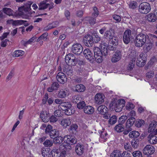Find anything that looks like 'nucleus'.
<instances>
[{
	"label": "nucleus",
	"mask_w": 157,
	"mask_h": 157,
	"mask_svg": "<svg viewBox=\"0 0 157 157\" xmlns=\"http://www.w3.org/2000/svg\"><path fill=\"white\" fill-rule=\"evenodd\" d=\"M78 128V126L76 124H73L71 126L69 129L71 131L73 132H74V131H76Z\"/></svg>",
	"instance_id": "obj_62"
},
{
	"label": "nucleus",
	"mask_w": 157,
	"mask_h": 157,
	"mask_svg": "<svg viewBox=\"0 0 157 157\" xmlns=\"http://www.w3.org/2000/svg\"><path fill=\"white\" fill-rule=\"evenodd\" d=\"M135 121L136 119L133 117L130 118L127 120L126 123L125 125L126 128H130L135 123Z\"/></svg>",
	"instance_id": "obj_23"
},
{
	"label": "nucleus",
	"mask_w": 157,
	"mask_h": 157,
	"mask_svg": "<svg viewBox=\"0 0 157 157\" xmlns=\"http://www.w3.org/2000/svg\"><path fill=\"white\" fill-rule=\"evenodd\" d=\"M104 96L100 93L98 94L95 96V100L97 104H101L104 101Z\"/></svg>",
	"instance_id": "obj_17"
},
{
	"label": "nucleus",
	"mask_w": 157,
	"mask_h": 157,
	"mask_svg": "<svg viewBox=\"0 0 157 157\" xmlns=\"http://www.w3.org/2000/svg\"><path fill=\"white\" fill-rule=\"evenodd\" d=\"M59 106L62 110L64 111L67 108H71V105L69 102H63L61 105H59Z\"/></svg>",
	"instance_id": "obj_28"
},
{
	"label": "nucleus",
	"mask_w": 157,
	"mask_h": 157,
	"mask_svg": "<svg viewBox=\"0 0 157 157\" xmlns=\"http://www.w3.org/2000/svg\"><path fill=\"white\" fill-rule=\"evenodd\" d=\"M71 123V121L69 118L62 119L61 122V124L64 128H66L67 126L70 125Z\"/></svg>",
	"instance_id": "obj_26"
},
{
	"label": "nucleus",
	"mask_w": 157,
	"mask_h": 157,
	"mask_svg": "<svg viewBox=\"0 0 157 157\" xmlns=\"http://www.w3.org/2000/svg\"><path fill=\"white\" fill-rule=\"evenodd\" d=\"M53 138V142L56 144H60L63 140V138L60 136H57Z\"/></svg>",
	"instance_id": "obj_36"
},
{
	"label": "nucleus",
	"mask_w": 157,
	"mask_h": 157,
	"mask_svg": "<svg viewBox=\"0 0 157 157\" xmlns=\"http://www.w3.org/2000/svg\"><path fill=\"white\" fill-rule=\"evenodd\" d=\"M110 105L111 106H114V108L115 110V111L117 112H119L122 110V108L124 107L123 106V105H119L117 103L115 104L114 103H111Z\"/></svg>",
	"instance_id": "obj_25"
},
{
	"label": "nucleus",
	"mask_w": 157,
	"mask_h": 157,
	"mask_svg": "<svg viewBox=\"0 0 157 157\" xmlns=\"http://www.w3.org/2000/svg\"><path fill=\"white\" fill-rule=\"evenodd\" d=\"M146 54L142 52L140 54L139 56L137 57L135 56L134 57L137 59L136 61V64L139 67H142L145 64L146 61Z\"/></svg>",
	"instance_id": "obj_5"
},
{
	"label": "nucleus",
	"mask_w": 157,
	"mask_h": 157,
	"mask_svg": "<svg viewBox=\"0 0 157 157\" xmlns=\"http://www.w3.org/2000/svg\"><path fill=\"white\" fill-rule=\"evenodd\" d=\"M9 21L13 22V24L15 25L23 24L26 27L29 25V24L26 21L22 20H17L14 21L13 20H8L7 21L8 22Z\"/></svg>",
	"instance_id": "obj_16"
},
{
	"label": "nucleus",
	"mask_w": 157,
	"mask_h": 157,
	"mask_svg": "<svg viewBox=\"0 0 157 157\" xmlns=\"http://www.w3.org/2000/svg\"><path fill=\"white\" fill-rule=\"evenodd\" d=\"M64 111L65 114L67 115H71L74 113V110L71 108H67Z\"/></svg>",
	"instance_id": "obj_44"
},
{
	"label": "nucleus",
	"mask_w": 157,
	"mask_h": 157,
	"mask_svg": "<svg viewBox=\"0 0 157 157\" xmlns=\"http://www.w3.org/2000/svg\"><path fill=\"white\" fill-rule=\"evenodd\" d=\"M42 155L44 157H50L51 152L48 150H43L41 151Z\"/></svg>",
	"instance_id": "obj_42"
},
{
	"label": "nucleus",
	"mask_w": 157,
	"mask_h": 157,
	"mask_svg": "<svg viewBox=\"0 0 157 157\" xmlns=\"http://www.w3.org/2000/svg\"><path fill=\"white\" fill-rule=\"evenodd\" d=\"M84 146L80 143H78L76 144L75 150L78 155H81L83 154L84 152Z\"/></svg>",
	"instance_id": "obj_14"
},
{
	"label": "nucleus",
	"mask_w": 157,
	"mask_h": 157,
	"mask_svg": "<svg viewBox=\"0 0 157 157\" xmlns=\"http://www.w3.org/2000/svg\"><path fill=\"white\" fill-rule=\"evenodd\" d=\"M84 112L88 114H92L94 112V109L92 106L87 105L85 106L84 108Z\"/></svg>",
	"instance_id": "obj_22"
},
{
	"label": "nucleus",
	"mask_w": 157,
	"mask_h": 157,
	"mask_svg": "<svg viewBox=\"0 0 157 157\" xmlns=\"http://www.w3.org/2000/svg\"><path fill=\"white\" fill-rule=\"evenodd\" d=\"M2 10L4 13L10 16H17L18 15H21L23 14L21 13H15L13 14L14 11L12 10L10 8L6 7L3 8Z\"/></svg>",
	"instance_id": "obj_13"
},
{
	"label": "nucleus",
	"mask_w": 157,
	"mask_h": 157,
	"mask_svg": "<svg viewBox=\"0 0 157 157\" xmlns=\"http://www.w3.org/2000/svg\"><path fill=\"white\" fill-rule=\"evenodd\" d=\"M113 17L116 21V22H119L121 21V17L118 15H113Z\"/></svg>",
	"instance_id": "obj_58"
},
{
	"label": "nucleus",
	"mask_w": 157,
	"mask_h": 157,
	"mask_svg": "<svg viewBox=\"0 0 157 157\" xmlns=\"http://www.w3.org/2000/svg\"><path fill=\"white\" fill-rule=\"evenodd\" d=\"M56 78L57 81L61 84H64L67 81V78L64 73L62 72H59L58 73Z\"/></svg>",
	"instance_id": "obj_10"
},
{
	"label": "nucleus",
	"mask_w": 157,
	"mask_h": 157,
	"mask_svg": "<svg viewBox=\"0 0 157 157\" xmlns=\"http://www.w3.org/2000/svg\"><path fill=\"white\" fill-rule=\"evenodd\" d=\"M132 37L131 35V31L130 29H128L124 32L123 36V40L124 43L128 44Z\"/></svg>",
	"instance_id": "obj_8"
},
{
	"label": "nucleus",
	"mask_w": 157,
	"mask_h": 157,
	"mask_svg": "<svg viewBox=\"0 0 157 157\" xmlns=\"http://www.w3.org/2000/svg\"><path fill=\"white\" fill-rule=\"evenodd\" d=\"M157 122L154 121L151 122L150 124L149 127L148 128V132H151L154 131L156 128V126L157 125Z\"/></svg>",
	"instance_id": "obj_31"
},
{
	"label": "nucleus",
	"mask_w": 157,
	"mask_h": 157,
	"mask_svg": "<svg viewBox=\"0 0 157 157\" xmlns=\"http://www.w3.org/2000/svg\"><path fill=\"white\" fill-rule=\"evenodd\" d=\"M48 135L51 138H53L59 135V132L55 129H52Z\"/></svg>",
	"instance_id": "obj_40"
},
{
	"label": "nucleus",
	"mask_w": 157,
	"mask_h": 157,
	"mask_svg": "<svg viewBox=\"0 0 157 157\" xmlns=\"http://www.w3.org/2000/svg\"><path fill=\"white\" fill-rule=\"evenodd\" d=\"M151 10V7L149 3L143 2L140 3L138 6V12L141 14H147Z\"/></svg>",
	"instance_id": "obj_3"
},
{
	"label": "nucleus",
	"mask_w": 157,
	"mask_h": 157,
	"mask_svg": "<svg viewBox=\"0 0 157 157\" xmlns=\"http://www.w3.org/2000/svg\"><path fill=\"white\" fill-rule=\"evenodd\" d=\"M83 42L85 45L90 47L93 44V37L92 35L87 34L83 38Z\"/></svg>",
	"instance_id": "obj_9"
},
{
	"label": "nucleus",
	"mask_w": 157,
	"mask_h": 157,
	"mask_svg": "<svg viewBox=\"0 0 157 157\" xmlns=\"http://www.w3.org/2000/svg\"><path fill=\"white\" fill-rule=\"evenodd\" d=\"M151 39L153 40L152 42L153 43H155V45L157 46V36L154 35H151Z\"/></svg>",
	"instance_id": "obj_63"
},
{
	"label": "nucleus",
	"mask_w": 157,
	"mask_h": 157,
	"mask_svg": "<svg viewBox=\"0 0 157 157\" xmlns=\"http://www.w3.org/2000/svg\"><path fill=\"white\" fill-rule=\"evenodd\" d=\"M128 117L126 116L123 115L121 116L120 118L118 121L119 123L122 125L124 124L127 119Z\"/></svg>",
	"instance_id": "obj_43"
},
{
	"label": "nucleus",
	"mask_w": 157,
	"mask_h": 157,
	"mask_svg": "<svg viewBox=\"0 0 157 157\" xmlns=\"http://www.w3.org/2000/svg\"><path fill=\"white\" fill-rule=\"evenodd\" d=\"M33 3V2H28L26 5H25V10L27 12H29L31 10V6Z\"/></svg>",
	"instance_id": "obj_46"
},
{
	"label": "nucleus",
	"mask_w": 157,
	"mask_h": 157,
	"mask_svg": "<svg viewBox=\"0 0 157 157\" xmlns=\"http://www.w3.org/2000/svg\"><path fill=\"white\" fill-rule=\"evenodd\" d=\"M114 130L118 132H121L124 130V126L119 123L115 126Z\"/></svg>",
	"instance_id": "obj_34"
},
{
	"label": "nucleus",
	"mask_w": 157,
	"mask_h": 157,
	"mask_svg": "<svg viewBox=\"0 0 157 157\" xmlns=\"http://www.w3.org/2000/svg\"><path fill=\"white\" fill-rule=\"evenodd\" d=\"M72 101L73 103H77L79 101H80L81 99L80 97L79 96L77 95H75L73 97Z\"/></svg>",
	"instance_id": "obj_55"
},
{
	"label": "nucleus",
	"mask_w": 157,
	"mask_h": 157,
	"mask_svg": "<svg viewBox=\"0 0 157 157\" xmlns=\"http://www.w3.org/2000/svg\"><path fill=\"white\" fill-rule=\"evenodd\" d=\"M94 55L91 51L88 48L86 49L83 52L86 58L90 61L93 62L95 60L99 63L103 60V56H106L108 54V50L107 48H104V51L102 52L98 47H94Z\"/></svg>",
	"instance_id": "obj_1"
},
{
	"label": "nucleus",
	"mask_w": 157,
	"mask_h": 157,
	"mask_svg": "<svg viewBox=\"0 0 157 157\" xmlns=\"http://www.w3.org/2000/svg\"><path fill=\"white\" fill-rule=\"evenodd\" d=\"M98 111L99 113L101 114H104L108 112V108L104 105H101L98 108Z\"/></svg>",
	"instance_id": "obj_27"
},
{
	"label": "nucleus",
	"mask_w": 157,
	"mask_h": 157,
	"mask_svg": "<svg viewBox=\"0 0 157 157\" xmlns=\"http://www.w3.org/2000/svg\"><path fill=\"white\" fill-rule=\"evenodd\" d=\"M139 136V133L136 131L131 132L129 134V137L131 138H134V139H136Z\"/></svg>",
	"instance_id": "obj_29"
},
{
	"label": "nucleus",
	"mask_w": 157,
	"mask_h": 157,
	"mask_svg": "<svg viewBox=\"0 0 157 157\" xmlns=\"http://www.w3.org/2000/svg\"><path fill=\"white\" fill-rule=\"evenodd\" d=\"M63 140L67 145H72L77 142V139L74 136L70 135L65 136L63 138Z\"/></svg>",
	"instance_id": "obj_7"
},
{
	"label": "nucleus",
	"mask_w": 157,
	"mask_h": 157,
	"mask_svg": "<svg viewBox=\"0 0 157 157\" xmlns=\"http://www.w3.org/2000/svg\"><path fill=\"white\" fill-rule=\"evenodd\" d=\"M155 151L154 147L150 145H146L143 150L144 154L147 155L153 154Z\"/></svg>",
	"instance_id": "obj_11"
},
{
	"label": "nucleus",
	"mask_w": 157,
	"mask_h": 157,
	"mask_svg": "<svg viewBox=\"0 0 157 157\" xmlns=\"http://www.w3.org/2000/svg\"><path fill=\"white\" fill-rule=\"evenodd\" d=\"M134 139L131 142V144L133 147L134 148H137L139 146V142L138 139Z\"/></svg>",
	"instance_id": "obj_41"
},
{
	"label": "nucleus",
	"mask_w": 157,
	"mask_h": 157,
	"mask_svg": "<svg viewBox=\"0 0 157 157\" xmlns=\"http://www.w3.org/2000/svg\"><path fill=\"white\" fill-rule=\"evenodd\" d=\"M117 121V117L116 115H113L110 117L108 121L109 124L112 125L116 123Z\"/></svg>",
	"instance_id": "obj_38"
},
{
	"label": "nucleus",
	"mask_w": 157,
	"mask_h": 157,
	"mask_svg": "<svg viewBox=\"0 0 157 157\" xmlns=\"http://www.w3.org/2000/svg\"><path fill=\"white\" fill-rule=\"evenodd\" d=\"M71 50L74 54L79 55H80L82 52L83 48L81 44H79L76 43L72 45Z\"/></svg>",
	"instance_id": "obj_6"
},
{
	"label": "nucleus",
	"mask_w": 157,
	"mask_h": 157,
	"mask_svg": "<svg viewBox=\"0 0 157 157\" xmlns=\"http://www.w3.org/2000/svg\"><path fill=\"white\" fill-rule=\"evenodd\" d=\"M134 107V105L131 102L128 103L126 106V109L129 110H132Z\"/></svg>",
	"instance_id": "obj_57"
},
{
	"label": "nucleus",
	"mask_w": 157,
	"mask_h": 157,
	"mask_svg": "<svg viewBox=\"0 0 157 157\" xmlns=\"http://www.w3.org/2000/svg\"><path fill=\"white\" fill-rule=\"evenodd\" d=\"M144 124V121L142 119H138L136 120L135 123V126L138 128L141 127Z\"/></svg>",
	"instance_id": "obj_39"
},
{
	"label": "nucleus",
	"mask_w": 157,
	"mask_h": 157,
	"mask_svg": "<svg viewBox=\"0 0 157 157\" xmlns=\"http://www.w3.org/2000/svg\"><path fill=\"white\" fill-rule=\"evenodd\" d=\"M146 20L149 22H153L157 20L156 15L155 13H150L147 15L145 17Z\"/></svg>",
	"instance_id": "obj_15"
},
{
	"label": "nucleus",
	"mask_w": 157,
	"mask_h": 157,
	"mask_svg": "<svg viewBox=\"0 0 157 157\" xmlns=\"http://www.w3.org/2000/svg\"><path fill=\"white\" fill-rule=\"evenodd\" d=\"M94 12L92 13V15L95 17H97L99 14V11L98 8L96 7H94Z\"/></svg>",
	"instance_id": "obj_60"
},
{
	"label": "nucleus",
	"mask_w": 157,
	"mask_h": 157,
	"mask_svg": "<svg viewBox=\"0 0 157 157\" xmlns=\"http://www.w3.org/2000/svg\"><path fill=\"white\" fill-rule=\"evenodd\" d=\"M154 76V72L153 71H148L146 74L147 78H153Z\"/></svg>",
	"instance_id": "obj_49"
},
{
	"label": "nucleus",
	"mask_w": 157,
	"mask_h": 157,
	"mask_svg": "<svg viewBox=\"0 0 157 157\" xmlns=\"http://www.w3.org/2000/svg\"><path fill=\"white\" fill-rule=\"evenodd\" d=\"M121 155V157H131V154L126 151L123 152Z\"/></svg>",
	"instance_id": "obj_64"
},
{
	"label": "nucleus",
	"mask_w": 157,
	"mask_h": 157,
	"mask_svg": "<svg viewBox=\"0 0 157 157\" xmlns=\"http://www.w3.org/2000/svg\"><path fill=\"white\" fill-rule=\"evenodd\" d=\"M86 20L88 21L90 24L94 25L95 23L96 19L92 17H86Z\"/></svg>",
	"instance_id": "obj_52"
},
{
	"label": "nucleus",
	"mask_w": 157,
	"mask_h": 157,
	"mask_svg": "<svg viewBox=\"0 0 157 157\" xmlns=\"http://www.w3.org/2000/svg\"><path fill=\"white\" fill-rule=\"evenodd\" d=\"M146 47V49L147 52L149 51L153 46V43L150 41L149 38L148 39L147 42L145 43Z\"/></svg>",
	"instance_id": "obj_32"
},
{
	"label": "nucleus",
	"mask_w": 157,
	"mask_h": 157,
	"mask_svg": "<svg viewBox=\"0 0 157 157\" xmlns=\"http://www.w3.org/2000/svg\"><path fill=\"white\" fill-rule=\"evenodd\" d=\"M149 36L143 33L138 34L134 40L135 45L138 47H142L146 42H147Z\"/></svg>",
	"instance_id": "obj_2"
},
{
	"label": "nucleus",
	"mask_w": 157,
	"mask_h": 157,
	"mask_svg": "<svg viewBox=\"0 0 157 157\" xmlns=\"http://www.w3.org/2000/svg\"><path fill=\"white\" fill-rule=\"evenodd\" d=\"M59 86V85L58 82H54L52 84L51 87L48 88L47 91L49 92H52L54 90H58Z\"/></svg>",
	"instance_id": "obj_20"
},
{
	"label": "nucleus",
	"mask_w": 157,
	"mask_h": 157,
	"mask_svg": "<svg viewBox=\"0 0 157 157\" xmlns=\"http://www.w3.org/2000/svg\"><path fill=\"white\" fill-rule=\"evenodd\" d=\"M64 73L68 76H71L73 75L72 68L69 66L66 65L63 69Z\"/></svg>",
	"instance_id": "obj_21"
},
{
	"label": "nucleus",
	"mask_w": 157,
	"mask_h": 157,
	"mask_svg": "<svg viewBox=\"0 0 157 157\" xmlns=\"http://www.w3.org/2000/svg\"><path fill=\"white\" fill-rule=\"evenodd\" d=\"M67 90L62 89L58 92V96L59 98H64L67 96Z\"/></svg>",
	"instance_id": "obj_30"
},
{
	"label": "nucleus",
	"mask_w": 157,
	"mask_h": 157,
	"mask_svg": "<svg viewBox=\"0 0 157 157\" xmlns=\"http://www.w3.org/2000/svg\"><path fill=\"white\" fill-rule=\"evenodd\" d=\"M136 58H134L129 62L128 67V70L131 71L132 70L135 65Z\"/></svg>",
	"instance_id": "obj_33"
},
{
	"label": "nucleus",
	"mask_w": 157,
	"mask_h": 157,
	"mask_svg": "<svg viewBox=\"0 0 157 157\" xmlns=\"http://www.w3.org/2000/svg\"><path fill=\"white\" fill-rule=\"evenodd\" d=\"M48 0H44L38 4V9L39 10H44L47 8L49 5V3H47Z\"/></svg>",
	"instance_id": "obj_19"
},
{
	"label": "nucleus",
	"mask_w": 157,
	"mask_h": 157,
	"mask_svg": "<svg viewBox=\"0 0 157 157\" xmlns=\"http://www.w3.org/2000/svg\"><path fill=\"white\" fill-rule=\"evenodd\" d=\"M110 39L112 40V43L113 45H117L118 44V39L117 37L113 36Z\"/></svg>",
	"instance_id": "obj_53"
},
{
	"label": "nucleus",
	"mask_w": 157,
	"mask_h": 157,
	"mask_svg": "<svg viewBox=\"0 0 157 157\" xmlns=\"http://www.w3.org/2000/svg\"><path fill=\"white\" fill-rule=\"evenodd\" d=\"M151 144H154L157 143V137L153 136L149 140Z\"/></svg>",
	"instance_id": "obj_59"
},
{
	"label": "nucleus",
	"mask_w": 157,
	"mask_h": 157,
	"mask_svg": "<svg viewBox=\"0 0 157 157\" xmlns=\"http://www.w3.org/2000/svg\"><path fill=\"white\" fill-rule=\"evenodd\" d=\"M121 53L119 50H117L114 54L111 59V61L113 63H115L119 60L121 57Z\"/></svg>",
	"instance_id": "obj_12"
},
{
	"label": "nucleus",
	"mask_w": 157,
	"mask_h": 157,
	"mask_svg": "<svg viewBox=\"0 0 157 157\" xmlns=\"http://www.w3.org/2000/svg\"><path fill=\"white\" fill-rule=\"evenodd\" d=\"M65 61L67 65L70 67L75 66L78 62L77 59L72 54H69L67 55L65 58Z\"/></svg>",
	"instance_id": "obj_4"
},
{
	"label": "nucleus",
	"mask_w": 157,
	"mask_h": 157,
	"mask_svg": "<svg viewBox=\"0 0 157 157\" xmlns=\"http://www.w3.org/2000/svg\"><path fill=\"white\" fill-rule=\"evenodd\" d=\"M52 127L50 124H48L45 130V133L47 134H48L52 130Z\"/></svg>",
	"instance_id": "obj_54"
},
{
	"label": "nucleus",
	"mask_w": 157,
	"mask_h": 157,
	"mask_svg": "<svg viewBox=\"0 0 157 157\" xmlns=\"http://www.w3.org/2000/svg\"><path fill=\"white\" fill-rule=\"evenodd\" d=\"M75 91L78 92H83L85 90V87L82 84L76 85L75 87Z\"/></svg>",
	"instance_id": "obj_37"
},
{
	"label": "nucleus",
	"mask_w": 157,
	"mask_h": 157,
	"mask_svg": "<svg viewBox=\"0 0 157 157\" xmlns=\"http://www.w3.org/2000/svg\"><path fill=\"white\" fill-rule=\"evenodd\" d=\"M24 53V52L21 50H17L15 51L14 55L15 57H18L22 56Z\"/></svg>",
	"instance_id": "obj_47"
},
{
	"label": "nucleus",
	"mask_w": 157,
	"mask_h": 157,
	"mask_svg": "<svg viewBox=\"0 0 157 157\" xmlns=\"http://www.w3.org/2000/svg\"><path fill=\"white\" fill-rule=\"evenodd\" d=\"M40 118L44 122L48 121L50 119V115L46 111H42L41 112Z\"/></svg>",
	"instance_id": "obj_18"
},
{
	"label": "nucleus",
	"mask_w": 157,
	"mask_h": 157,
	"mask_svg": "<svg viewBox=\"0 0 157 157\" xmlns=\"http://www.w3.org/2000/svg\"><path fill=\"white\" fill-rule=\"evenodd\" d=\"M43 144L46 147H50L52 145V141L50 140H47L43 143Z\"/></svg>",
	"instance_id": "obj_50"
},
{
	"label": "nucleus",
	"mask_w": 157,
	"mask_h": 157,
	"mask_svg": "<svg viewBox=\"0 0 157 157\" xmlns=\"http://www.w3.org/2000/svg\"><path fill=\"white\" fill-rule=\"evenodd\" d=\"M86 106V104L84 101H81L79 102L78 103L77 107L79 109H83Z\"/></svg>",
	"instance_id": "obj_51"
},
{
	"label": "nucleus",
	"mask_w": 157,
	"mask_h": 157,
	"mask_svg": "<svg viewBox=\"0 0 157 157\" xmlns=\"http://www.w3.org/2000/svg\"><path fill=\"white\" fill-rule=\"evenodd\" d=\"M67 149H60L59 148V150L60 151V152H58L57 151V153H60V154L61 156L64 157L65 156L66 154V150Z\"/></svg>",
	"instance_id": "obj_56"
},
{
	"label": "nucleus",
	"mask_w": 157,
	"mask_h": 157,
	"mask_svg": "<svg viewBox=\"0 0 157 157\" xmlns=\"http://www.w3.org/2000/svg\"><path fill=\"white\" fill-rule=\"evenodd\" d=\"M137 2L134 1L131 2L129 4V7L130 8L134 9L136 8L137 6Z\"/></svg>",
	"instance_id": "obj_61"
},
{
	"label": "nucleus",
	"mask_w": 157,
	"mask_h": 157,
	"mask_svg": "<svg viewBox=\"0 0 157 157\" xmlns=\"http://www.w3.org/2000/svg\"><path fill=\"white\" fill-rule=\"evenodd\" d=\"M114 33L112 29H110L109 30L106 31L105 32L104 36L107 38L111 39L113 36Z\"/></svg>",
	"instance_id": "obj_24"
},
{
	"label": "nucleus",
	"mask_w": 157,
	"mask_h": 157,
	"mask_svg": "<svg viewBox=\"0 0 157 157\" xmlns=\"http://www.w3.org/2000/svg\"><path fill=\"white\" fill-rule=\"evenodd\" d=\"M121 155V153L120 151L114 150L110 154V157H120Z\"/></svg>",
	"instance_id": "obj_35"
},
{
	"label": "nucleus",
	"mask_w": 157,
	"mask_h": 157,
	"mask_svg": "<svg viewBox=\"0 0 157 157\" xmlns=\"http://www.w3.org/2000/svg\"><path fill=\"white\" fill-rule=\"evenodd\" d=\"M132 154L133 157H142V153L139 151H133Z\"/></svg>",
	"instance_id": "obj_48"
},
{
	"label": "nucleus",
	"mask_w": 157,
	"mask_h": 157,
	"mask_svg": "<svg viewBox=\"0 0 157 157\" xmlns=\"http://www.w3.org/2000/svg\"><path fill=\"white\" fill-rule=\"evenodd\" d=\"M124 148L126 150L130 152H131L132 150L131 146L129 142H126L124 143Z\"/></svg>",
	"instance_id": "obj_45"
}]
</instances>
